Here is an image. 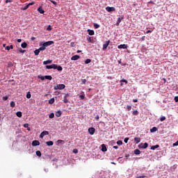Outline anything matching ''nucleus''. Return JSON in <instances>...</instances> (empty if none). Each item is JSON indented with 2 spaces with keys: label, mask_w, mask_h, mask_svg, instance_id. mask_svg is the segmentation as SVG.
I'll list each match as a JSON object with an SVG mask.
<instances>
[{
  "label": "nucleus",
  "mask_w": 178,
  "mask_h": 178,
  "mask_svg": "<svg viewBox=\"0 0 178 178\" xmlns=\"http://www.w3.org/2000/svg\"><path fill=\"white\" fill-rule=\"evenodd\" d=\"M38 79H40V80L44 81V79L46 80H52V76L51 75H46V76H38Z\"/></svg>",
  "instance_id": "nucleus-1"
},
{
  "label": "nucleus",
  "mask_w": 178,
  "mask_h": 178,
  "mask_svg": "<svg viewBox=\"0 0 178 178\" xmlns=\"http://www.w3.org/2000/svg\"><path fill=\"white\" fill-rule=\"evenodd\" d=\"M65 88L66 86H65V84H58L54 86V90H65Z\"/></svg>",
  "instance_id": "nucleus-2"
},
{
  "label": "nucleus",
  "mask_w": 178,
  "mask_h": 178,
  "mask_svg": "<svg viewBox=\"0 0 178 178\" xmlns=\"http://www.w3.org/2000/svg\"><path fill=\"white\" fill-rule=\"evenodd\" d=\"M106 10L107 12H108L109 13H111V12H115V10H116V8H115V7H109V6H107L106 8Z\"/></svg>",
  "instance_id": "nucleus-3"
},
{
  "label": "nucleus",
  "mask_w": 178,
  "mask_h": 178,
  "mask_svg": "<svg viewBox=\"0 0 178 178\" xmlns=\"http://www.w3.org/2000/svg\"><path fill=\"white\" fill-rule=\"evenodd\" d=\"M109 44H111V40L106 41V43L103 44V51H106Z\"/></svg>",
  "instance_id": "nucleus-4"
},
{
  "label": "nucleus",
  "mask_w": 178,
  "mask_h": 178,
  "mask_svg": "<svg viewBox=\"0 0 178 178\" xmlns=\"http://www.w3.org/2000/svg\"><path fill=\"white\" fill-rule=\"evenodd\" d=\"M139 148H143V149H145V148H148V143H140L138 145Z\"/></svg>",
  "instance_id": "nucleus-5"
},
{
  "label": "nucleus",
  "mask_w": 178,
  "mask_h": 178,
  "mask_svg": "<svg viewBox=\"0 0 178 178\" xmlns=\"http://www.w3.org/2000/svg\"><path fill=\"white\" fill-rule=\"evenodd\" d=\"M88 133L90 134V136H94V134L95 133V128L90 127L88 129Z\"/></svg>",
  "instance_id": "nucleus-6"
},
{
  "label": "nucleus",
  "mask_w": 178,
  "mask_h": 178,
  "mask_svg": "<svg viewBox=\"0 0 178 178\" xmlns=\"http://www.w3.org/2000/svg\"><path fill=\"white\" fill-rule=\"evenodd\" d=\"M49 134V132L48 131H43L41 134H40V138H44V136H48Z\"/></svg>",
  "instance_id": "nucleus-7"
},
{
  "label": "nucleus",
  "mask_w": 178,
  "mask_h": 178,
  "mask_svg": "<svg viewBox=\"0 0 178 178\" xmlns=\"http://www.w3.org/2000/svg\"><path fill=\"white\" fill-rule=\"evenodd\" d=\"M129 47V46H127V44H120L118 46V49H127V48Z\"/></svg>",
  "instance_id": "nucleus-8"
},
{
  "label": "nucleus",
  "mask_w": 178,
  "mask_h": 178,
  "mask_svg": "<svg viewBox=\"0 0 178 178\" xmlns=\"http://www.w3.org/2000/svg\"><path fill=\"white\" fill-rule=\"evenodd\" d=\"M69 97H70V95H69V94L65 95L64 99H63L64 104H67V102H69V100L67 99V98H69Z\"/></svg>",
  "instance_id": "nucleus-9"
},
{
  "label": "nucleus",
  "mask_w": 178,
  "mask_h": 178,
  "mask_svg": "<svg viewBox=\"0 0 178 178\" xmlns=\"http://www.w3.org/2000/svg\"><path fill=\"white\" fill-rule=\"evenodd\" d=\"M54 44V41H48L46 42H44L43 44L44 46L47 48V47H49L50 45H52Z\"/></svg>",
  "instance_id": "nucleus-10"
},
{
  "label": "nucleus",
  "mask_w": 178,
  "mask_h": 178,
  "mask_svg": "<svg viewBox=\"0 0 178 178\" xmlns=\"http://www.w3.org/2000/svg\"><path fill=\"white\" fill-rule=\"evenodd\" d=\"M37 145H40V141H38V140H33L32 142V146L33 147H37Z\"/></svg>",
  "instance_id": "nucleus-11"
},
{
  "label": "nucleus",
  "mask_w": 178,
  "mask_h": 178,
  "mask_svg": "<svg viewBox=\"0 0 178 178\" xmlns=\"http://www.w3.org/2000/svg\"><path fill=\"white\" fill-rule=\"evenodd\" d=\"M78 59H80V56H79V55L73 56L71 58V60H77Z\"/></svg>",
  "instance_id": "nucleus-12"
},
{
  "label": "nucleus",
  "mask_w": 178,
  "mask_h": 178,
  "mask_svg": "<svg viewBox=\"0 0 178 178\" xmlns=\"http://www.w3.org/2000/svg\"><path fill=\"white\" fill-rule=\"evenodd\" d=\"M102 152H106V151H108V149L106 148L105 144L102 145Z\"/></svg>",
  "instance_id": "nucleus-13"
},
{
  "label": "nucleus",
  "mask_w": 178,
  "mask_h": 178,
  "mask_svg": "<svg viewBox=\"0 0 178 178\" xmlns=\"http://www.w3.org/2000/svg\"><path fill=\"white\" fill-rule=\"evenodd\" d=\"M87 32L88 33L89 35H94V34H95L94 30L88 29Z\"/></svg>",
  "instance_id": "nucleus-14"
},
{
  "label": "nucleus",
  "mask_w": 178,
  "mask_h": 178,
  "mask_svg": "<svg viewBox=\"0 0 178 178\" xmlns=\"http://www.w3.org/2000/svg\"><path fill=\"white\" fill-rule=\"evenodd\" d=\"M134 141H135L136 144H138V143H140V141H141V138L135 137Z\"/></svg>",
  "instance_id": "nucleus-15"
},
{
  "label": "nucleus",
  "mask_w": 178,
  "mask_h": 178,
  "mask_svg": "<svg viewBox=\"0 0 178 178\" xmlns=\"http://www.w3.org/2000/svg\"><path fill=\"white\" fill-rule=\"evenodd\" d=\"M38 10L39 13H41L42 15L45 13V11L43 10L42 7H41V6L38 8Z\"/></svg>",
  "instance_id": "nucleus-16"
},
{
  "label": "nucleus",
  "mask_w": 178,
  "mask_h": 178,
  "mask_svg": "<svg viewBox=\"0 0 178 178\" xmlns=\"http://www.w3.org/2000/svg\"><path fill=\"white\" fill-rule=\"evenodd\" d=\"M122 20H123V17H119L117 20L116 26H119V24H120L122 22Z\"/></svg>",
  "instance_id": "nucleus-17"
},
{
  "label": "nucleus",
  "mask_w": 178,
  "mask_h": 178,
  "mask_svg": "<svg viewBox=\"0 0 178 178\" xmlns=\"http://www.w3.org/2000/svg\"><path fill=\"white\" fill-rule=\"evenodd\" d=\"M135 155H140L141 154V151H140V149H136L134 151Z\"/></svg>",
  "instance_id": "nucleus-18"
},
{
  "label": "nucleus",
  "mask_w": 178,
  "mask_h": 178,
  "mask_svg": "<svg viewBox=\"0 0 178 178\" xmlns=\"http://www.w3.org/2000/svg\"><path fill=\"white\" fill-rule=\"evenodd\" d=\"M56 116L57 118H60V116H62V111H57V112L56 113Z\"/></svg>",
  "instance_id": "nucleus-19"
},
{
  "label": "nucleus",
  "mask_w": 178,
  "mask_h": 178,
  "mask_svg": "<svg viewBox=\"0 0 178 178\" xmlns=\"http://www.w3.org/2000/svg\"><path fill=\"white\" fill-rule=\"evenodd\" d=\"M47 145H48L49 147H51L52 145H54V142L52 140L50 141H47L46 142Z\"/></svg>",
  "instance_id": "nucleus-20"
},
{
  "label": "nucleus",
  "mask_w": 178,
  "mask_h": 178,
  "mask_svg": "<svg viewBox=\"0 0 178 178\" xmlns=\"http://www.w3.org/2000/svg\"><path fill=\"white\" fill-rule=\"evenodd\" d=\"M5 49L6 51H10V49H13V45L11 44L10 46H7L6 47Z\"/></svg>",
  "instance_id": "nucleus-21"
},
{
  "label": "nucleus",
  "mask_w": 178,
  "mask_h": 178,
  "mask_svg": "<svg viewBox=\"0 0 178 178\" xmlns=\"http://www.w3.org/2000/svg\"><path fill=\"white\" fill-rule=\"evenodd\" d=\"M49 63H52V60H47L43 62V65H49Z\"/></svg>",
  "instance_id": "nucleus-22"
},
{
  "label": "nucleus",
  "mask_w": 178,
  "mask_h": 178,
  "mask_svg": "<svg viewBox=\"0 0 178 178\" xmlns=\"http://www.w3.org/2000/svg\"><path fill=\"white\" fill-rule=\"evenodd\" d=\"M16 115L17 116V118H22V111H17L16 113Z\"/></svg>",
  "instance_id": "nucleus-23"
},
{
  "label": "nucleus",
  "mask_w": 178,
  "mask_h": 178,
  "mask_svg": "<svg viewBox=\"0 0 178 178\" xmlns=\"http://www.w3.org/2000/svg\"><path fill=\"white\" fill-rule=\"evenodd\" d=\"M54 102H55L54 98H51L49 100V104H50V105H52V104H54Z\"/></svg>",
  "instance_id": "nucleus-24"
},
{
  "label": "nucleus",
  "mask_w": 178,
  "mask_h": 178,
  "mask_svg": "<svg viewBox=\"0 0 178 178\" xmlns=\"http://www.w3.org/2000/svg\"><path fill=\"white\" fill-rule=\"evenodd\" d=\"M40 49H35V50L34 51L35 55L36 56H37L38 55H40Z\"/></svg>",
  "instance_id": "nucleus-25"
},
{
  "label": "nucleus",
  "mask_w": 178,
  "mask_h": 178,
  "mask_svg": "<svg viewBox=\"0 0 178 178\" xmlns=\"http://www.w3.org/2000/svg\"><path fill=\"white\" fill-rule=\"evenodd\" d=\"M21 47L22 48H27V43L26 42L22 43Z\"/></svg>",
  "instance_id": "nucleus-26"
},
{
  "label": "nucleus",
  "mask_w": 178,
  "mask_h": 178,
  "mask_svg": "<svg viewBox=\"0 0 178 178\" xmlns=\"http://www.w3.org/2000/svg\"><path fill=\"white\" fill-rule=\"evenodd\" d=\"M49 119H54L55 118V114L54 113H51L49 115Z\"/></svg>",
  "instance_id": "nucleus-27"
},
{
  "label": "nucleus",
  "mask_w": 178,
  "mask_h": 178,
  "mask_svg": "<svg viewBox=\"0 0 178 178\" xmlns=\"http://www.w3.org/2000/svg\"><path fill=\"white\" fill-rule=\"evenodd\" d=\"M57 70H58V72H62V70H63V68L60 65H57Z\"/></svg>",
  "instance_id": "nucleus-28"
},
{
  "label": "nucleus",
  "mask_w": 178,
  "mask_h": 178,
  "mask_svg": "<svg viewBox=\"0 0 178 178\" xmlns=\"http://www.w3.org/2000/svg\"><path fill=\"white\" fill-rule=\"evenodd\" d=\"M45 49H46V47L44 44H42V46L39 48V50L40 51H45Z\"/></svg>",
  "instance_id": "nucleus-29"
},
{
  "label": "nucleus",
  "mask_w": 178,
  "mask_h": 178,
  "mask_svg": "<svg viewBox=\"0 0 178 178\" xmlns=\"http://www.w3.org/2000/svg\"><path fill=\"white\" fill-rule=\"evenodd\" d=\"M151 133H155L156 131V127H154L152 129H150Z\"/></svg>",
  "instance_id": "nucleus-30"
},
{
  "label": "nucleus",
  "mask_w": 178,
  "mask_h": 178,
  "mask_svg": "<svg viewBox=\"0 0 178 178\" xmlns=\"http://www.w3.org/2000/svg\"><path fill=\"white\" fill-rule=\"evenodd\" d=\"M85 63H86V65H88V63H91V59L87 58V59L86 60V61H85Z\"/></svg>",
  "instance_id": "nucleus-31"
},
{
  "label": "nucleus",
  "mask_w": 178,
  "mask_h": 178,
  "mask_svg": "<svg viewBox=\"0 0 178 178\" xmlns=\"http://www.w3.org/2000/svg\"><path fill=\"white\" fill-rule=\"evenodd\" d=\"M10 105L11 108H15V106H16V104L15 103V102H11Z\"/></svg>",
  "instance_id": "nucleus-32"
},
{
  "label": "nucleus",
  "mask_w": 178,
  "mask_h": 178,
  "mask_svg": "<svg viewBox=\"0 0 178 178\" xmlns=\"http://www.w3.org/2000/svg\"><path fill=\"white\" fill-rule=\"evenodd\" d=\"M26 98H28V99H30V98H31V94L30 93V92H27Z\"/></svg>",
  "instance_id": "nucleus-33"
},
{
  "label": "nucleus",
  "mask_w": 178,
  "mask_h": 178,
  "mask_svg": "<svg viewBox=\"0 0 178 178\" xmlns=\"http://www.w3.org/2000/svg\"><path fill=\"white\" fill-rule=\"evenodd\" d=\"M133 115H134V116H137V115H138V111L137 110H134V111H133Z\"/></svg>",
  "instance_id": "nucleus-34"
},
{
  "label": "nucleus",
  "mask_w": 178,
  "mask_h": 178,
  "mask_svg": "<svg viewBox=\"0 0 178 178\" xmlns=\"http://www.w3.org/2000/svg\"><path fill=\"white\" fill-rule=\"evenodd\" d=\"M93 26H94L95 29H99V27H100L99 24H95V23L93 24Z\"/></svg>",
  "instance_id": "nucleus-35"
},
{
  "label": "nucleus",
  "mask_w": 178,
  "mask_h": 178,
  "mask_svg": "<svg viewBox=\"0 0 178 178\" xmlns=\"http://www.w3.org/2000/svg\"><path fill=\"white\" fill-rule=\"evenodd\" d=\"M37 156H41V152L40 150L36 151Z\"/></svg>",
  "instance_id": "nucleus-36"
},
{
  "label": "nucleus",
  "mask_w": 178,
  "mask_h": 178,
  "mask_svg": "<svg viewBox=\"0 0 178 178\" xmlns=\"http://www.w3.org/2000/svg\"><path fill=\"white\" fill-rule=\"evenodd\" d=\"M117 144H118V145H122L123 142L122 140H118V141H117Z\"/></svg>",
  "instance_id": "nucleus-37"
},
{
  "label": "nucleus",
  "mask_w": 178,
  "mask_h": 178,
  "mask_svg": "<svg viewBox=\"0 0 178 178\" xmlns=\"http://www.w3.org/2000/svg\"><path fill=\"white\" fill-rule=\"evenodd\" d=\"M62 143H65V140H57V144H62Z\"/></svg>",
  "instance_id": "nucleus-38"
},
{
  "label": "nucleus",
  "mask_w": 178,
  "mask_h": 178,
  "mask_svg": "<svg viewBox=\"0 0 178 178\" xmlns=\"http://www.w3.org/2000/svg\"><path fill=\"white\" fill-rule=\"evenodd\" d=\"M51 30H52V26H51V25H49L48 27L47 28V31H51Z\"/></svg>",
  "instance_id": "nucleus-39"
},
{
  "label": "nucleus",
  "mask_w": 178,
  "mask_h": 178,
  "mask_svg": "<svg viewBox=\"0 0 178 178\" xmlns=\"http://www.w3.org/2000/svg\"><path fill=\"white\" fill-rule=\"evenodd\" d=\"M29 4H27L26 6H24L23 8H22V10H27V9H29Z\"/></svg>",
  "instance_id": "nucleus-40"
},
{
  "label": "nucleus",
  "mask_w": 178,
  "mask_h": 178,
  "mask_svg": "<svg viewBox=\"0 0 178 178\" xmlns=\"http://www.w3.org/2000/svg\"><path fill=\"white\" fill-rule=\"evenodd\" d=\"M163 120H166V117L163 116V117H161V118H160V121H161V122H163Z\"/></svg>",
  "instance_id": "nucleus-41"
},
{
  "label": "nucleus",
  "mask_w": 178,
  "mask_h": 178,
  "mask_svg": "<svg viewBox=\"0 0 178 178\" xmlns=\"http://www.w3.org/2000/svg\"><path fill=\"white\" fill-rule=\"evenodd\" d=\"M19 51L21 54H24L26 52V50H23L22 48H20Z\"/></svg>",
  "instance_id": "nucleus-42"
},
{
  "label": "nucleus",
  "mask_w": 178,
  "mask_h": 178,
  "mask_svg": "<svg viewBox=\"0 0 178 178\" xmlns=\"http://www.w3.org/2000/svg\"><path fill=\"white\" fill-rule=\"evenodd\" d=\"M86 83H87L86 79H81V84H86Z\"/></svg>",
  "instance_id": "nucleus-43"
},
{
  "label": "nucleus",
  "mask_w": 178,
  "mask_h": 178,
  "mask_svg": "<svg viewBox=\"0 0 178 178\" xmlns=\"http://www.w3.org/2000/svg\"><path fill=\"white\" fill-rule=\"evenodd\" d=\"M52 67H53V64L51 65H46V68L47 69H52Z\"/></svg>",
  "instance_id": "nucleus-44"
},
{
  "label": "nucleus",
  "mask_w": 178,
  "mask_h": 178,
  "mask_svg": "<svg viewBox=\"0 0 178 178\" xmlns=\"http://www.w3.org/2000/svg\"><path fill=\"white\" fill-rule=\"evenodd\" d=\"M79 98H81V99H84V98H86V95H81L79 96Z\"/></svg>",
  "instance_id": "nucleus-45"
},
{
  "label": "nucleus",
  "mask_w": 178,
  "mask_h": 178,
  "mask_svg": "<svg viewBox=\"0 0 178 178\" xmlns=\"http://www.w3.org/2000/svg\"><path fill=\"white\" fill-rule=\"evenodd\" d=\"M87 40L89 42H92V39L91 38V37H88Z\"/></svg>",
  "instance_id": "nucleus-46"
},
{
  "label": "nucleus",
  "mask_w": 178,
  "mask_h": 178,
  "mask_svg": "<svg viewBox=\"0 0 178 178\" xmlns=\"http://www.w3.org/2000/svg\"><path fill=\"white\" fill-rule=\"evenodd\" d=\"M124 142L125 143V144H127V143L129 142V138H125Z\"/></svg>",
  "instance_id": "nucleus-47"
},
{
  "label": "nucleus",
  "mask_w": 178,
  "mask_h": 178,
  "mask_svg": "<svg viewBox=\"0 0 178 178\" xmlns=\"http://www.w3.org/2000/svg\"><path fill=\"white\" fill-rule=\"evenodd\" d=\"M121 83H125V84H127V80L126 79H122Z\"/></svg>",
  "instance_id": "nucleus-48"
},
{
  "label": "nucleus",
  "mask_w": 178,
  "mask_h": 178,
  "mask_svg": "<svg viewBox=\"0 0 178 178\" xmlns=\"http://www.w3.org/2000/svg\"><path fill=\"white\" fill-rule=\"evenodd\" d=\"M127 111H131V106H127Z\"/></svg>",
  "instance_id": "nucleus-49"
},
{
  "label": "nucleus",
  "mask_w": 178,
  "mask_h": 178,
  "mask_svg": "<svg viewBox=\"0 0 178 178\" xmlns=\"http://www.w3.org/2000/svg\"><path fill=\"white\" fill-rule=\"evenodd\" d=\"M57 67H58V65H56V64H53V67H52V69H57Z\"/></svg>",
  "instance_id": "nucleus-50"
},
{
  "label": "nucleus",
  "mask_w": 178,
  "mask_h": 178,
  "mask_svg": "<svg viewBox=\"0 0 178 178\" xmlns=\"http://www.w3.org/2000/svg\"><path fill=\"white\" fill-rule=\"evenodd\" d=\"M173 147H177L178 145V140L177 142H175V143H173Z\"/></svg>",
  "instance_id": "nucleus-51"
},
{
  "label": "nucleus",
  "mask_w": 178,
  "mask_h": 178,
  "mask_svg": "<svg viewBox=\"0 0 178 178\" xmlns=\"http://www.w3.org/2000/svg\"><path fill=\"white\" fill-rule=\"evenodd\" d=\"M8 98H9L8 96L3 97V100L7 101Z\"/></svg>",
  "instance_id": "nucleus-52"
},
{
  "label": "nucleus",
  "mask_w": 178,
  "mask_h": 178,
  "mask_svg": "<svg viewBox=\"0 0 178 178\" xmlns=\"http://www.w3.org/2000/svg\"><path fill=\"white\" fill-rule=\"evenodd\" d=\"M71 47H76V44H74V42H72L70 43Z\"/></svg>",
  "instance_id": "nucleus-53"
},
{
  "label": "nucleus",
  "mask_w": 178,
  "mask_h": 178,
  "mask_svg": "<svg viewBox=\"0 0 178 178\" xmlns=\"http://www.w3.org/2000/svg\"><path fill=\"white\" fill-rule=\"evenodd\" d=\"M24 127L25 129L29 128V124H24Z\"/></svg>",
  "instance_id": "nucleus-54"
},
{
  "label": "nucleus",
  "mask_w": 178,
  "mask_h": 178,
  "mask_svg": "<svg viewBox=\"0 0 178 178\" xmlns=\"http://www.w3.org/2000/svg\"><path fill=\"white\" fill-rule=\"evenodd\" d=\"M73 152H74V154H77V152H79V150H77V149H74L73 150Z\"/></svg>",
  "instance_id": "nucleus-55"
},
{
  "label": "nucleus",
  "mask_w": 178,
  "mask_h": 178,
  "mask_svg": "<svg viewBox=\"0 0 178 178\" xmlns=\"http://www.w3.org/2000/svg\"><path fill=\"white\" fill-rule=\"evenodd\" d=\"M175 102H178V96H176L175 98H174Z\"/></svg>",
  "instance_id": "nucleus-56"
},
{
  "label": "nucleus",
  "mask_w": 178,
  "mask_h": 178,
  "mask_svg": "<svg viewBox=\"0 0 178 178\" xmlns=\"http://www.w3.org/2000/svg\"><path fill=\"white\" fill-rule=\"evenodd\" d=\"M151 149H156V145L152 146Z\"/></svg>",
  "instance_id": "nucleus-57"
},
{
  "label": "nucleus",
  "mask_w": 178,
  "mask_h": 178,
  "mask_svg": "<svg viewBox=\"0 0 178 178\" xmlns=\"http://www.w3.org/2000/svg\"><path fill=\"white\" fill-rule=\"evenodd\" d=\"M9 2H13L12 0H6V3H9Z\"/></svg>",
  "instance_id": "nucleus-58"
},
{
  "label": "nucleus",
  "mask_w": 178,
  "mask_h": 178,
  "mask_svg": "<svg viewBox=\"0 0 178 178\" xmlns=\"http://www.w3.org/2000/svg\"><path fill=\"white\" fill-rule=\"evenodd\" d=\"M95 119L96 120H99V115H96Z\"/></svg>",
  "instance_id": "nucleus-59"
},
{
  "label": "nucleus",
  "mask_w": 178,
  "mask_h": 178,
  "mask_svg": "<svg viewBox=\"0 0 178 178\" xmlns=\"http://www.w3.org/2000/svg\"><path fill=\"white\" fill-rule=\"evenodd\" d=\"M51 2L54 4V5H57V3L56 1H51Z\"/></svg>",
  "instance_id": "nucleus-60"
},
{
  "label": "nucleus",
  "mask_w": 178,
  "mask_h": 178,
  "mask_svg": "<svg viewBox=\"0 0 178 178\" xmlns=\"http://www.w3.org/2000/svg\"><path fill=\"white\" fill-rule=\"evenodd\" d=\"M136 178H145V176H138V177H136Z\"/></svg>",
  "instance_id": "nucleus-61"
},
{
  "label": "nucleus",
  "mask_w": 178,
  "mask_h": 178,
  "mask_svg": "<svg viewBox=\"0 0 178 178\" xmlns=\"http://www.w3.org/2000/svg\"><path fill=\"white\" fill-rule=\"evenodd\" d=\"M133 102H138V99H133Z\"/></svg>",
  "instance_id": "nucleus-62"
},
{
  "label": "nucleus",
  "mask_w": 178,
  "mask_h": 178,
  "mask_svg": "<svg viewBox=\"0 0 178 178\" xmlns=\"http://www.w3.org/2000/svg\"><path fill=\"white\" fill-rule=\"evenodd\" d=\"M28 5H29V6H31V5H34V2L29 3Z\"/></svg>",
  "instance_id": "nucleus-63"
},
{
  "label": "nucleus",
  "mask_w": 178,
  "mask_h": 178,
  "mask_svg": "<svg viewBox=\"0 0 178 178\" xmlns=\"http://www.w3.org/2000/svg\"><path fill=\"white\" fill-rule=\"evenodd\" d=\"M113 148H114L115 149H118L119 148V147H118V146H113Z\"/></svg>",
  "instance_id": "nucleus-64"
}]
</instances>
